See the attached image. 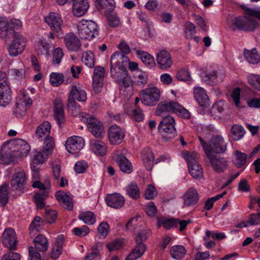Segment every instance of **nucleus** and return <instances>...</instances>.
<instances>
[{
  "label": "nucleus",
  "mask_w": 260,
  "mask_h": 260,
  "mask_svg": "<svg viewBox=\"0 0 260 260\" xmlns=\"http://www.w3.org/2000/svg\"><path fill=\"white\" fill-rule=\"evenodd\" d=\"M76 100L80 102H85L87 100L86 91L79 85L72 86L68 97V110L74 116H76L80 111V106Z\"/></svg>",
  "instance_id": "nucleus-1"
},
{
  "label": "nucleus",
  "mask_w": 260,
  "mask_h": 260,
  "mask_svg": "<svg viewBox=\"0 0 260 260\" xmlns=\"http://www.w3.org/2000/svg\"><path fill=\"white\" fill-rule=\"evenodd\" d=\"M167 112L175 113L178 116L186 119L189 118L190 116L189 112L177 102L172 101H164L160 102L156 109V115L162 116Z\"/></svg>",
  "instance_id": "nucleus-2"
},
{
  "label": "nucleus",
  "mask_w": 260,
  "mask_h": 260,
  "mask_svg": "<svg viewBox=\"0 0 260 260\" xmlns=\"http://www.w3.org/2000/svg\"><path fill=\"white\" fill-rule=\"evenodd\" d=\"M112 77L118 83L121 92L127 96L134 93V82L127 70H122L118 73L113 71Z\"/></svg>",
  "instance_id": "nucleus-3"
},
{
  "label": "nucleus",
  "mask_w": 260,
  "mask_h": 260,
  "mask_svg": "<svg viewBox=\"0 0 260 260\" xmlns=\"http://www.w3.org/2000/svg\"><path fill=\"white\" fill-rule=\"evenodd\" d=\"M161 90L156 86H150L139 92L141 101L144 105L153 106L160 100Z\"/></svg>",
  "instance_id": "nucleus-4"
},
{
  "label": "nucleus",
  "mask_w": 260,
  "mask_h": 260,
  "mask_svg": "<svg viewBox=\"0 0 260 260\" xmlns=\"http://www.w3.org/2000/svg\"><path fill=\"white\" fill-rule=\"evenodd\" d=\"M199 139L207 156L212 155V152L222 153L226 149V143L221 136H214L211 139L209 144L204 142L201 137Z\"/></svg>",
  "instance_id": "nucleus-5"
},
{
  "label": "nucleus",
  "mask_w": 260,
  "mask_h": 260,
  "mask_svg": "<svg viewBox=\"0 0 260 260\" xmlns=\"http://www.w3.org/2000/svg\"><path fill=\"white\" fill-rule=\"evenodd\" d=\"M80 118L81 121L87 124L89 131L95 137L102 138L104 137V126L101 121L86 113H82Z\"/></svg>",
  "instance_id": "nucleus-6"
},
{
  "label": "nucleus",
  "mask_w": 260,
  "mask_h": 260,
  "mask_svg": "<svg viewBox=\"0 0 260 260\" xmlns=\"http://www.w3.org/2000/svg\"><path fill=\"white\" fill-rule=\"evenodd\" d=\"M78 35L81 39L91 40L98 35V25L91 20H82L77 26Z\"/></svg>",
  "instance_id": "nucleus-7"
},
{
  "label": "nucleus",
  "mask_w": 260,
  "mask_h": 260,
  "mask_svg": "<svg viewBox=\"0 0 260 260\" xmlns=\"http://www.w3.org/2000/svg\"><path fill=\"white\" fill-rule=\"evenodd\" d=\"M7 144L15 159L27 156L30 150L29 144L22 139L16 140Z\"/></svg>",
  "instance_id": "nucleus-8"
},
{
  "label": "nucleus",
  "mask_w": 260,
  "mask_h": 260,
  "mask_svg": "<svg viewBox=\"0 0 260 260\" xmlns=\"http://www.w3.org/2000/svg\"><path fill=\"white\" fill-rule=\"evenodd\" d=\"M44 21L55 34H62L63 20L61 15L57 12H51L44 17Z\"/></svg>",
  "instance_id": "nucleus-9"
},
{
  "label": "nucleus",
  "mask_w": 260,
  "mask_h": 260,
  "mask_svg": "<svg viewBox=\"0 0 260 260\" xmlns=\"http://www.w3.org/2000/svg\"><path fill=\"white\" fill-rule=\"evenodd\" d=\"M107 135L109 142L112 145L121 144L125 137L124 131L116 124L112 125L109 127Z\"/></svg>",
  "instance_id": "nucleus-10"
},
{
  "label": "nucleus",
  "mask_w": 260,
  "mask_h": 260,
  "mask_svg": "<svg viewBox=\"0 0 260 260\" xmlns=\"http://www.w3.org/2000/svg\"><path fill=\"white\" fill-rule=\"evenodd\" d=\"M68 0H57L59 5H64ZM72 12L76 17H81L85 14L89 7L88 0H73Z\"/></svg>",
  "instance_id": "nucleus-11"
},
{
  "label": "nucleus",
  "mask_w": 260,
  "mask_h": 260,
  "mask_svg": "<svg viewBox=\"0 0 260 260\" xmlns=\"http://www.w3.org/2000/svg\"><path fill=\"white\" fill-rule=\"evenodd\" d=\"M128 61L127 56H124L121 53L116 52L113 53L111 57V73L113 75V71L115 73H118L122 70H126V64L124 62Z\"/></svg>",
  "instance_id": "nucleus-12"
},
{
  "label": "nucleus",
  "mask_w": 260,
  "mask_h": 260,
  "mask_svg": "<svg viewBox=\"0 0 260 260\" xmlns=\"http://www.w3.org/2000/svg\"><path fill=\"white\" fill-rule=\"evenodd\" d=\"M13 41L9 48V52L12 56H17L24 50L26 40L19 33H14Z\"/></svg>",
  "instance_id": "nucleus-13"
},
{
  "label": "nucleus",
  "mask_w": 260,
  "mask_h": 260,
  "mask_svg": "<svg viewBox=\"0 0 260 260\" xmlns=\"http://www.w3.org/2000/svg\"><path fill=\"white\" fill-rule=\"evenodd\" d=\"M84 146V140L81 137L73 136L67 139L65 143L66 149L71 154H77Z\"/></svg>",
  "instance_id": "nucleus-14"
},
{
  "label": "nucleus",
  "mask_w": 260,
  "mask_h": 260,
  "mask_svg": "<svg viewBox=\"0 0 260 260\" xmlns=\"http://www.w3.org/2000/svg\"><path fill=\"white\" fill-rule=\"evenodd\" d=\"M105 69L101 66H96L93 71L92 76V87L95 93H99L102 90L105 77Z\"/></svg>",
  "instance_id": "nucleus-15"
},
{
  "label": "nucleus",
  "mask_w": 260,
  "mask_h": 260,
  "mask_svg": "<svg viewBox=\"0 0 260 260\" xmlns=\"http://www.w3.org/2000/svg\"><path fill=\"white\" fill-rule=\"evenodd\" d=\"M175 120L173 117L167 116L164 117L159 124L158 129L163 135L175 134L176 132Z\"/></svg>",
  "instance_id": "nucleus-16"
},
{
  "label": "nucleus",
  "mask_w": 260,
  "mask_h": 260,
  "mask_svg": "<svg viewBox=\"0 0 260 260\" xmlns=\"http://www.w3.org/2000/svg\"><path fill=\"white\" fill-rule=\"evenodd\" d=\"M53 116L58 124L61 126L66 123V118L62 101L56 98L53 103Z\"/></svg>",
  "instance_id": "nucleus-17"
},
{
  "label": "nucleus",
  "mask_w": 260,
  "mask_h": 260,
  "mask_svg": "<svg viewBox=\"0 0 260 260\" xmlns=\"http://www.w3.org/2000/svg\"><path fill=\"white\" fill-rule=\"evenodd\" d=\"M3 245L10 249H14L17 243V236L15 231L8 228L5 230L2 235Z\"/></svg>",
  "instance_id": "nucleus-18"
},
{
  "label": "nucleus",
  "mask_w": 260,
  "mask_h": 260,
  "mask_svg": "<svg viewBox=\"0 0 260 260\" xmlns=\"http://www.w3.org/2000/svg\"><path fill=\"white\" fill-rule=\"evenodd\" d=\"M156 61L159 68L164 70L170 69L173 64L170 53L165 50H162L157 53Z\"/></svg>",
  "instance_id": "nucleus-19"
},
{
  "label": "nucleus",
  "mask_w": 260,
  "mask_h": 260,
  "mask_svg": "<svg viewBox=\"0 0 260 260\" xmlns=\"http://www.w3.org/2000/svg\"><path fill=\"white\" fill-rule=\"evenodd\" d=\"M199 194L194 187L189 188L183 196V206L188 207L197 205L199 201Z\"/></svg>",
  "instance_id": "nucleus-20"
},
{
  "label": "nucleus",
  "mask_w": 260,
  "mask_h": 260,
  "mask_svg": "<svg viewBox=\"0 0 260 260\" xmlns=\"http://www.w3.org/2000/svg\"><path fill=\"white\" fill-rule=\"evenodd\" d=\"M55 196L59 203L64 208L70 210L73 209V200L70 194L60 190L55 193Z\"/></svg>",
  "instance_id": "nucleus-21"
},
{
  "label": "nucleus",
  "mask_w": 260,
  "mask_h": 260,
  "mask_svg": "<svg viewBox=\"0 0 260 260\" xmlns=\"http://www.w3.org/2000/svg\"><path fill=\"white\" fill-rule=\"evenodd\" d=\"M32 104V100L28 98L25 102L23 100H19L13 110V114L17 117H22L26 114L27 107Z\"/></svg>",
  "instance_id": "nucleus-22"
},
{
  "label": "nucleus",
  "mask_w": 260,
  "mask_h": 260,
  "mask_svg": "<svg viewBox=\"0 0 260 260\" xmlns=\"http://www.w3.org/2000/svg\"><path fill=\"white\" fill-rule=\"evenodd\" d=\"M64 43L68 50L72 51H77L81 47V44L79 39L71 33L66 35Z\"/></svg>",
  "instance_id": "nucleus-23"
},
{
  "label": "nucleus",
  "mask_w": 260,
  "mask_h": 260,
  "mask_svg": "<svg viewBox=\"0 0 260 260\" xmlns=\"http://www.w3.org/2000/svg\"><path fill=\"white\" fill-rule=\"evenodd\" d=\"M207 157L209 159L210 164L215 171L218 173L222 172L227 168V161L225 158L217 157L212 155Z\"/></svg>",
  "instance_id": "nucleus-24"
},
{
  "label": "nucleus",
  "mask_w": 260,
  "mask_h": 260,
  "mask_svg": "<svg viewBox=\"0 0 260 260\" xmlns=\"http://www.w3.org/2000/svg\"><path fill=\"white\" fill-rule=\"evenodd\" d=\"M26 175L24 171L21 170L15 173L11 180L12 189L16 190L22 187L26 183Z\"/></svg>",
  "instance_id": "nucleus-25"
},
{
  "label": "nucleus",
  "mask_w": 260,
  "mask_h": 260,
  "mask_svg": "<svg viewBox=\"0 0 260 260\" xmlns=\"http://www.w3.org/2000/svg\"><path fill=\"white\" fill-rule=\"evenodd\" d=\"M106 201L108 206L116 209L122 207L125 203L124 197L118 193L108 194Z\"/></svg>",
  "instance_id": "nucleus-26"
},
{
  "label": "nucleus",
  "mask_w": 260,
  "mask_h": 260,
  "mask_svg": "<svg viewBox=\"0 0 260 260\" xmlns=\"http://www.w3.org/2000/svg\"><path fill=\"white\" fill-rule=\"evenodd\" d=\"M51 129V125L49 121H45L39 124L36 128L35 136L39 140H42L43 137L45 138L50 136Z\"/></svg>",
  "instance_id": "nucleus-27"
},
{
  "label": "nucleus",
  "mask_w": 260,
  "mask_h": 260,
  "mask_svg": "<svg viewBox=\"0 0 260 260\" xmlns=\"http://www.w3.org/2000/svg\"><path fill=\"white\" fill-rule=\"evenodd\" d=\"M12 100V90L10 85H5L0 87V106L5 107Z\"/></svg>",
  "instance_id": "nucleus-28"
},
{
  "label": "nucleus",
  "mask_w": 260,
  "mask_h": 260,
  "mask_svg": "<svg viewBox=\"0 0 260 260\" xmlns=\"http://www.w3.org/2000/svg\"><path fill=\"white\" fill-rule=\"evenodd\" d=\"M194 97L201 106H206L209 104V99L206 91L202 87H196L193 89Z\"/></svg>",
  "instance_id": "nucleus-29"
},
{
  "label": "nucleus",
  "mask_w": 260,
  "mask_h": 260,
  "mask_svg": "<svg viewBox=\"0 0 260 260\" xmlns=\"http://www.w3.org/2000/svg\"><path fill=\"white\" fill-rule=\"evenodd\" d=\"M15 158L11 152L9 145L6 144L0 150V164L8 165L14 160Z\"/></svg>",
  "instance_id": "nucleus-30"
},
{
  "label": "nucleus",
  "mask_w": 260,
  "mask_h": 260,
  "mask_svg": "<svg viewBox=\"0 0 260 260\" xmlns=\"http://www.w3.org/2000/svg\"><path fill=\"white\" fill-rule=\"evenodd\" d=\"M142 158L146 169L151 171L155 161V156L152 151L149 149H144L142 152Z\"/></svg>",
  "instance_id": "nucleus-31"
},
{
  "label": "nucleus",
  "mask_w": 260,
  "mask_h": 260,
  "mask_svg": "<svg viewBox=\"0 0 260 260\" xmlns=\"http://www.w3.org/2000/svg\"><path fill=\"white\" fill-rule=\"evenodd\" d=\"M91 149L96 155L101 156H105L108 151L107 144L100 140L93 141L91 143Z\"/></svg>",
  "instance_id": "nucleus-32"
},
{
  "label": "nucleus",
  "mask_w": 260,
  "mask_h": 260,
  "mask_svg": "<svg viewBox=\"0 0 260 260\" xmlns=\"http://www.w3.org/2000/svg\"><path fill=\"white\" fill-rule=\"evenodd\" d=\"M6 23L4 31L7 32L8 35L12 34L13 36H14V33H17L16 30L21 29L22 26L21 21L15 18L11 19L9 22L6 21Z\"/></svg>",
  "instance_id": "nucleus-33"
},
{
  "label": "nucleus",
  "mask_w": 260,
  "mask_h": 260,
  "mask_svg": "<svg viewBox=\"0 0 260 260\" xmlns=\"http://www.w3.org/2000/svg\"><path fill=\"white\" fill-rule=\"evenodd\" d=\"M64 238L63 235H59L56 239L51 252V258L57 259L62 252V246Z\"/></svg>",
  "instance_id": "nucleus-34"
},
{
  "label": "nucleus",
  "mask_w": 260,
  "mask_h": 260,
  "mask_svg": "<svg viewBox=\"0 0 260 260\" xmlns=\"http://www.w3.org/2000/svg\"><path fill=\"white\" fill-rule=\"evenodd\" d=\"M55 147L54 138L51 136H48L44 141L42 152L46 156H49L52 154Z\"/></svg>",
  "instance_id": "nucleus-35"
},
{
  "label": "nucleus",
  "mask_w": 260,
  "mask_h": 260,
  "mask_svg": "<svg viewBox=\"0 0 260 260\" xmlns=\"http://www.w3.org/2000/svg\"><path fill=\"white\" fill-rule=\"evenodd\" d=\"M116 160L123 173L129 174L132 172L133 168L132 164L124 156H118Z\"/></svg>",
  "instance_id": "nucleus-36"
},
{
  "label": "nucleus",
  "mask_w": 260,
  "mask_h": 260,
  "mask_svg": "<svg viewBox=\"0 0 260 260\" xmlns=\"http://www.w3.org/2000/svg\"><path fill=\"white\" fill-rule=\"evenodd\" d=\"M146 250V246L143 243L137 244L127 256L125 260H136L141 257Z\"/></svg>",
  "instance_id": "nucleus-37"
},
{
  "label": "nucleus",
  "mask_w": 260,
  "mask_h": 260,
  "mask_svg": "<svg viewBox=\"0 0 260 260\" xmlns=\"http://www.w3.org/2000/svg\"><path fill=\"white\" fill-rule=\"evenodd\" d=\"M187 250L182 245H174L170 250V253L172 257L176 259H180L184 258Z\"/></svg>",
  "instance_id": "nucleus-38"
},
{
  "label": "nucleus",
  "mask_w": 260,
  "mask_h": 260,
  "mask_svg": "<svg viewBox=\"0 0 260 260\" xmlns=\"http://www.w3.org/2000/svg\"><path fill=\"white\" fill-rule=\"evenodd\" d=\"M35 248L41 251L47 250L49 245L47 238L43 235H39L34 240Z\"/></svg>",
  "instance_id": "nucleus-39"
},
{
  "label": "nucleus",
  "mask_w": 260,
  "mask_h": 260,
  "mask_svg": "<svg viewBox=\"0 0 260 260\" xmlns=\"http://www.w3.org/2000/svg\"><path fill=\"white\" fill-rule=\"evenodd\" d=\"M49 194L47 191H43L42 193L38 192L34 194L33 200L37 208L41 209L44 207L45 205L44 201L48 197Z\"/></svg>",
  "instance_id": "nucleus-40"
},
{
  "label": "nucleus",
  "mask_w": 260,
  "mask_h": 260,
  "mask_svg": "<svg viewBox=\"0 0 260 260\" xmlns=\"http://www.w3.org/2000/svg\"><path fill=\"white\" fill-rule=\"evenodd\" d=\"M81 60L85 66L90 68H93L95 64L94 54L91 51H86L83 52Z\"/></svg>",
  "instance_id": "nucleus-41"
},
{
  "label": "nucleus",
  "mask_w": 260,
  "mask_h": 260,
  "mask_svg": "<svg viewBox=\"0 0 260 260\" xmlns=\"http://www.w3.org/2000/svg\"><path fill=\"white\" fill-rule=\"evenodd\" d=\"M136 53L138 57L145 64L148 66L154 64L155 60L154 57L147 52L140 50H136Z\"/></svg>",
  "instance_id": "nucleus-42"
},
{
  "label": "nucleus",
  "mask_w": 260,
  "mask_h": 260,
  "mask_svg": "<svg viewBox=\"0 0 260 260\" xmlns=\"http://www.w3.org/2000/svg\"><path fill=\"white\" fill-rule=\"evenodd\" d=\"M234 162L238 168H241L246 165L247 159V155L239 150H236L234 153Z\"/></svg>",
  "instance_id": "nucleus-43"
},
{
  "label": "nucleus",
  "mask_w": 260,
  "mask_h": 260,
  "mask_svg": "<svg viewBox=\"0 0 260 260\" xmlns=\"http://www.w3.org/2000/svg\"><path fill=\"white\" fill-rule=\"evenodd\" d=\"M64 75L58 72H52L49 75V82L53 87H58L64 82Z\"/></svg>",
  "instance_id": "nucleus-44"
},
{
  "label": "nucleus",
  "mask_w": 260,
  "mask_h": 260,
  "mask_svg": "<svg viewBox=\"0 0 260 260\" xmlns=\"http://www.w3.org/2000/svg\"><path fill=\"white\" fill-rule=\"evenodd\" d=\"M188 169L190 174L194 178L199 179L203 177V170L199 162L190 164L188 166Z\"/></svg>",
  "instance_id": "nucleus-45"
},
{
  "label": "nucleus",
  "mask_w": 260,
  "mask_h": 260,
  "mask_svg": "<svg viewBox=\"0 0 260 260\" xmlns=\"http://www.w3.org/2000/svg\"><path fill=\"white\" fill-rule=\"evenodd\" d=\"M231 133L232 139L234 141H238L244 136L245 131L242 126L235 124L232 127Z\"/></svg>",
  "instance_id": "nucleus-46"
},
{
  "label": "nucleus",
  "mask_w": 260,
  "mask_h": 260,
  "mask_svg": "<svg viewBox=\"0 0 260 260\" xmlns=\"http://www.w3.org/2000/svg\"><path fill=\"white\" fill-rule=\"evenodd\" d=\"M51 46L45 40H39L36 45L35 49L38 54H49Z\"/></svg>",
  "instance_id": "nucleus-47"
},
{
  "label": "nucleus",
  "mask_w": 260,
  "mask_h": 260,
  "mask_svg": "<svg viewBox=\"0 0 260 260\" xmlns=\"http://www.w3.org/2000/svg\"><path fill=\"white\" fill-rule=\"evenodd\" d=\"M125 245L123 239L118 238L109 242L106 245V247L110 252L118 250L122 248Z\"/></svg>",
  "instance_id": "nucleus-48"
},
{
  "label": "nucleus",
  "mask_w": 260,
  "mask_h": 260,
  "mask_svg": "<svg viewBox=\"0 0 260 260\" xmlns=\"http://www.w3.org/2000/svg\"><path fill=\"white\" fill-rule=\"evenodd\" d=\"M244 56L246 60L250 63L254 64L259 61V56L255 49L251 50H245Z\"/></svg>",
  "instance_id": "nucleus-49"
},
{
  "label": "nucleus",
  "mask_w": 260,
  "mask_h": 260,
  "mask_svg": "<svg viewBox=\"0 0 260 260\" xmlns=\"http://www.w3.org/2000/svg\"><path fill=\"white\" fill-rule=\"evenodd\" d=\"M79 218L88 224H93L95 222V217L94 214L90 211H84L80 213Z\"/></svg>",
  "instance_id": "nucleus-50"
},
{
  "label": "nucleus",
  "mask_w": 260,
  "mask_h": 260,
  "mask_svg": "<svg viewBox=\"0 0 260 260\" xmlns=\"http://www.w3.org/2000/svg\"><path fill=\"white\" fill-rule=\"evenodd\" d=\"M126 191L128 195L133 199H137L140 198V191L136 183L129 184L126 187Z\"/></svg>",
  "instance_id": "nucleus-51"
},
{
  "label": "nucleus",
  "mask_w": 260,
  "mask_h": 260,
  "mask_svg": "<svg viewBox=\"0 0 260 260\" xmlns=\"http://www.w3.org/2000/svg\"><path fill=\"white\" fill-rule=\"evenodd\" d=\"M158 226H162L166 229L169 230L173 228H176V219H164L159 218L157 219Z\"/></svg>",
  "instance_id": "nucleus-52"
},
{
  "label": "nucleus",
  "mask_w": 260,
  "mask_h": 260,
  "mask_svg": "<svg viewBox=\"0 0 260 260\" xmlns=\"http://www.w3.org/2000/svg\"><path fill=\"white\" fill-rule=\"evenodd\" d=\"M182 155L187 162L188 166H189L190 164L198 162L197 160L198 158V154L194 152L184 151L182 153Z\"/></svg>",
  "instance_id": "nucleus-53"
},
{
  "label": "nucleus",
  "mask_w": 260,
  "mask_h": 260,
  "mask_svg": "<svg viewBox=\"0 0 260 260\" xmlns=\"http://www.w3.org/2000/svg\"><path fill=\"white\" fill-rule=\"evenodd\" d=\"M107 22L109 26L117 27L121 25L120 18L116 13H112L107 16Z\"/></svg>",
  "instance_id": "nucleus-54"
},
{
  "label": "nucleus",
  "mask_w": 260,
  "mask_h": 260,
  "mask_svg": "<svg viewBox=\"0 0 260 260\" xmlns=\"http://www.w3.org/2000/svg\"><path fill=\"white\" fill-rule=\"evenodd\" d=\"M8 185L4 184L0 187V206H5L8 201Z\"/></svg>",
  "instance_id": "nucleus-55"
},
{
  "label": "nucleus",
  "mask_w": 260,
  "mask_h": 260,
  "mask_svg": "<svg viewBox=\"0 0 260 260\" xmlns=\"http://www.w3.org/2000/svg\"><path fill=\"white\" fill-rule=\"evenodd\" d=\"M246 23V19L238 17L236 18L233 22V25L236 28L240 30H245V29H252L253 27L245 26Z\"/></svg>",
  "instance_id": "nucleus-56"
},
{
  "label": "nucleus",
  "mask_w": 260,
  "mask_h": 260,
  "mask_svg": "<svg viewBox=\"0 0 260 260\" xmlns=\"http://www.w3.org/2000/svg\"><path fill=\"white\" fill-rule=\"evenodd\" d=\"M185 37L187 39H191L196 34L195 25L189 22H187L184 25Z\"/></svg>",
  "instance_id": "nucleus-57"
},
{
  "label": "nucleus",
  "mask_w": 260,
  "mask_h": 260,
  "mask_svg": "<svg viewBox=\"0 0 260 260\" xmlns=\"http://www.w3.org/2000/svg\"><path fill=\"white\" fill-rule=\"evenodd\" d=\"M64 53L61 48L57 47L53 52L52 62L53 64H59L61 61Z\"/></svg>",
  "instance_id": "nucleus-58"
},
{
  "label": "nucleus",
  "mask_w": 260,
  "mask_h": 260,
  "mask_svg": "<svg viewBox=\"0 0 260 260\" xmlns=\"http://www.w3.org/2000/svg\"><path fill=\"white\" fill-rule=\"evenodd\" d=\"M32 186L34 188L40 189V191H42L43 192L47 191L48 193H49L51 184L49 181H46L45 183H43L40 181H36L33 182Z\"/></svg>",
  "instance_id": "nucleus-59"
},
{
  "label": "nucleus",
  "mask_w": 260,
  "mask_h": 260,
  "mask_svg": "<svg viewBox=\"0 0 260 260\" xmlns=\"http://www.w3.org/2000/svg\"><path fill=\"white\" fill-rule=\"evenodd\" d=\"M90 232L89 228L86 225H83L80 228H75L73 229V233L76 236L83 237L86 236Z\"/></svg>",
  "instance_id": "nucleus-60"
},
{
  "label": "nucleus",
  "mask_w": 260,
  "mask_h": 260,
  "mask_svg": "<svg viewBox=\"0 0 260 260\" xmlns=\"http://www.w3.org/2000/svg\"><path fill=\"white\" fill-rule=\"evenodd\" d=\"M148 81V75L144 71H139L136 77V82L139 86H145Z\"/></svg>",
  "instance_id": "nucleus-61"
},
{
  "label": "nucleus",
  "mask_w": 260,
  "mask_h": 260,
  "mask_svg": "<svg viewBox=\"0 0 260 260\" xmlns=\"http://www.w3.org/2000/svg\"><path fill=\"white\" fill-rule=\"evenodd\" d=\"M145 199L151 200L157 195L156 189L152 184H149L145 190L144 193Z\"/></svg>",
  "instance_id": "nucleus-62"
},
{
  "label": "nucleus",
  "mask_w": 260,
  "mask_h": 260,
  "mask_svg": "<svg viewBox=\"0 0 260 260\" xmlns=\"http://www.w3.org/2000/svg\"><path fill=\"white\" fill-rule=\"evenodd\" d=\"M88 165L85 160L77 161L74 166V170L77 173H83L88 168Z\"/></svg>",
  "instance_id": "nucleus-63"
},
{
  "label": "nucleus",
  "mask_w": 260,
  "mask_h": 260,
  "mask_svg": "<svg viewBox=\"0 0 260 260\" xmlns=\"http://www.w3.org/2000/svg\"><path fill=\"white\" fill-rule=\"evenodd\" d=\"M249 83L254 88L260 90V76L251 75L248 77Z\"/></svg>",
  "instance_id": "nucleus-64"
}]
</instances>
